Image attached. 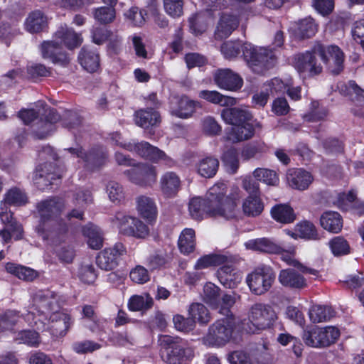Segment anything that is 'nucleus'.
<instances>
[{
	"label": "nucleus",
	"instance_id": "nucleus-1",
	"mask_svg": "<svg viewBox=\"0 0 364 364\" xmlns=\"http://www.w3.org/2000/svg\"><path fill=\"white\" fill-rule=\"evenodd\" d=\"M228 186L224 183H217L209 188L206 199L196 197L189 203V212L193 218L202 220L205 216H221L233 218L237 214V200L240 196L238 188L227 196Z\"/></svg>",
	"mask_w": 364,
	"mask_h": 364
},
{
	"label": "nucleus",
	"instance_id": "nucleus-2",
	"mask_svg": "<svg viewBox=\"0 0 364 364\" xmlns=\"http://www.w3.org/2000/svg\"><path fill=\"white\" fill-rule=\"evenodd\" d=\"M220 51L226 59L242 56L250 70L257 74H264L272 68L276 63L274 51L267 47H257L241 41H227L221 46Z\"/></svg>",
	"mask_w": 364,
	"mask_h": 364
},
{
	"label": "nucleus",
	"instance_id": "nucleus-3",
	"mask_svg": "<svg viewBox=\"0 0 364 364\" xmlns=\"http://www.w3.org/2000/svg\"><path fill=\"white\" fill-rule=\"evenodd\" d=\"M82 43V38L73 28L67 25L58 27L53 36V40L43 41L41 46L42 57L53 63L63 67L67 66L70 61L69 55L63 50L62 46L73 50Z\"/></svg>",
	"mask_w": 364,
	"mask_h": 364
},
{
	"label": "nucleus",
	"instance_id": "nucleus-4",
	"mask_svg": "<svg viewBox=\"0 0 364 364\" xmlns=\"http://www.w3.org/2000/svg\"><path fill=\"white\" fill-rule=\"evenodd\" d=\"M64 208L63 202L56 198L45 200L37 204L41 220L36 231L43 240H50L54 245L65 242L67 238L66 226L60 227L55 220Z\"/></svg>",
	"mask_w": 364,
	"mask_h": 364
},
{
	"label": "nucleus",
	"instance_id": "nucleus-5",
	"mask_svg": "<svg viewBox=\"0 0 364 364\" xmlns=\"http://www.w3.org/2000/svg\"><path fill=\"white\" fill-rule=\"evenodd\" d=\"M235 328L233 318H224L213 323L203 338V343L209 347L220 348L229 343Z\"/></svg>",
	"mask_w": 364,
	"mask_h": 364
},
{
	"label": "nucleus",
	"instance_id": "nucleus-6",
	"mask_svg": "<svg viewBox=\"0 0 364 364\" xmlns=\"http://www.w3.org/2000/svg\"><path fill=\"white\" fill-rule=\"evenodd\" d=\"M159 342L162 347L161 358L168 364H181L184 358H190L192 355V350L178 337L161 335L159 338Z\"/></svg>",
	"mask_w": 364,
	"mask_h": 364
},
{
	"label": "nucleus",
	"instance_id": "nucleus-7",
	"mask_svg": "<svg viewBox=\"0 0 364 364\" xmlns=\"http://www.w3.org/2000/svg\"><path fill=\"white\" fill-rule=\"evenodd\" d=\"M276 318V314L272 307L263 303H255L248 311V320L251 323L247 331L255 333L257 331L269 328Z\"/></svg>",
	"mask_w": 364,
	"mask_h": 364
},
{
	"label": "nucleus",
	"instance_id": "nucleus-8",
	"mask_svg": "<svg viewBox=\"0 0 364 364\" xmlns=\"http://www.w3.org/2000/svg\"><path fill=\"white\" fill-rule=\"evenodd\" d=\"M339 336V330L336 327L319 328L314 326L304 331L303 340L309 346L319 348L328 346L335 343Z\"/></svg>",
	"mask_w": 364,
	"mask_h": 364
},
{
	"label": "nucleus",
	"instance_id": "nucleus-9",
	"mask_svg": "<svg viewBox=\"0 0 364 364\" xmlns=\"http://www.w3.org/2000/svg\"><path fill=\"white\" fill-rule=\"evenodd\" d=\"M275 279L273 270L267 266L259 267L247 277V285L252 293L262 295L268 291Z\"/></svg>",
	"mask_w": 364,
	"mask_h": 364
},
{
	"label": "nucleus",
	"instance_id": "nucleus-10",
	"mask_svg": "<svg viewBox=\"0 0 364 364\" xmlns=\"http://www.w3.org/2000/svg\"><path fill=\"white\" fill-rule=\"evenodd\" d=\"M124 174L132 183L141 187H151L156 182V166L149 163L134 164Z\"/></svg>",
	"mask_w": 364,
	"mask_h": 364
},
{
	"label": "nucleus",
	"instance_id": "nucleus-11",
	"mask_svg": "<svg viewBox=\"0 0 364 364\" xmlns=\"http://www.w3.org/2000/svg\"><path fill=\"white\" fill-rule=\"evenodd\" d=\"M314 52L319 55L322 61L328 65L331 72L338 74L343 68L344 55L337 46H324L317 43L314 46Z\"/></svg>",
	"mask_w": 364,
	"mask_h": 364
},
{
	"label": "nucleus",
	"instance_id": "nucleus-12",
	"mask_svg": "<svg viewBox=\"0 0 364 364\" xmlns=\"http://www.w3.org/2000/svg\"><path fill=\"white\" fill-rule=\"evenodd\" d=\"M316 54L313 48L311 51L307 50L294 55L293 65L301 76L304 77H314L322 72L323 68L318 63Z\"/></svg>",
	"mask_w": 364,
	"mask_h": 364
},
{
	"label": "nucleus",
	"instance_id": "nucleus-13",
	"mask_svg": "<svg viewBox=\"0 0 364 364\" xmlns=\"http://www.w3.org/2000/svg\"><path fill=\"white\" fill-rule=\"evenodd\" d=\"M122 146L125 149L134 151L139 156L154 162L164 161L168 166L173 164L172 159L167 156L164 151L146 141H141L140 143L127 142L124 143Z\"/></svg>",
	"mask_w": 364,
	"mask_h": 364
},
{
	"label": "nucleus",
	"instance_id": "nucleus-14",
	"mask_svg": "<svg viewBox=\"0 0 364 364\" xmlns=\"http://www.w3.org/2000/svg\"><path fill=\"white\" fill-rule=\"evenodd\" d=\"M7 205L1 204L0 218L4 228L0 230V237L4 242H9L12 237L18 240L23 237V230L22 225L16 222L11 211L7 210Z\"/></svg>",
	"mask_w": 364,
	"mask_h": 364
},
{
	"label": "nucleus",
	"instance_id": "nucleus-15",
	"mask_svg": "<svg viewBox=\"0 0 364 364\" xmlns=\"http://www.w3.org/2000/svg\"><path fill=\"white\" fill-rule=\"evenodd\" d=\"M33 308L47 318L59 309L56 294L50 290L38 291L33 297Z\"/></svg>",
	"mask_w": 364,
	"mask_h": 364
},
{
	"label": "nucleus",
	"instance_id": "nucleus-16",
	"mask_svg": "<svg viewBox=\"0 0 364 364\" xmlns=\"http://www.w3.org/2000/svg\"><path fill=\"white\" fill-rule=\"evenodd\" d=\"M170 112L181 119L191 117L195 112L197 103L184 95H173L170 97Z\"/></svg>",
	"mask_w": 364,
	"mask_h": 364
},
{
	"label": "nucleus",
	"instance_id": "nucleus-17",
	"mask_svg": "<svg viewBox=\"0 0 364 364\" xmlns=\"http://www.w3.org/2000/svg\"><path fill=\"white\" fill-rule=\"evenodd\" d=\"M65 150L72 155L82 159L85 163V166L90 170L100 167L107 159V154L102 148L93 149L88 153L83 151L81 148H69Z\"/></svg>",
	"mask_w": 364,
	"mask_h": 364
},
{
	"label": "nucleus",
	"instance_id": "nucleus-18",
	"mask_svg": "<svg viewBox=\"0 0 364 364\" xmlns=\"http://www.w3.org/2000/svg\"><path fill=\"white\" fill-rule=\"evenodd\" d=\"M117 219L119 220V228L124 235L144 238L149 234L148 227L138 218L120 215Z\"/></svg>",
	"mask_w": 364,
	"mask_h": 364
},
{
	"label": "nucleus",
	"instance_id": "nucleus-19",
	"mask_svg": "<svg viewBox=\"0 0 364 364\" xmlns=\"http://www.w3.org/2000/svg\"><path fill=\"white\" fill-rule=\"evenodd\" d=\"M125 252L124 246L122 243H117L114 247L107 248L99 253L97 264L102 269L112 270L117 267L119 257Z\"/></svg>",
	"mask_w": 364,
	"mask_h": 364
},
{
	"label": "nucleus",
	"instance_id": "nucleus-20",
	"mask_svg": "<svg viewBox=\"0 0 364 364\" xmlns=\"http://www.w3.org/2000/svg\"><path fill=\"white\" fill-rule=\"evenodd\" d=\"M214 80L218 86L228 91H237L243 85L242 78L230 69H220L214 74Z\"/></svg>",
	"mask_w": 364,
	"mask_h": 364
},
{
	"label": "nucleus",
	"instance_id": "nucleus-21",
	"mask_svg": "<svg viewBox=\"0 0 364 364\" xmlns=\"http://www.w3.org/2000/svg\"><path fill=\"white\" fill-rule=\"evenodd\" d=\"M50 321L49 328L53 336L63 337L71 325V318L68 314L60 311L59 309L48 316Z\"/></svg>",
	"mask_w": 364,
	"mask_h": 364
},
{
	"label": "nucleus",
	"instance_id": "nucleus-22",
	"mask_svg": "<svg viewBox=\"0 0 364 364\" xmlns=\"http://www.w3.org/2000/svg\"><path fill=\"white\" fill-rule=\"evenodd\" d=\"M288 185L296 190L304 191L309 188L314 181L311 173L302 168L289 169L287 173Z\"/></svg>",
	"mask_w": 364,
	"mask_h": 364
},
{
	"label": "nucleus",
	"instance_id": "nucleus-23",
	"mask_svg": "<svg viewBox=\"0 0 364 364\" xmlns=\"http://www.w3.org/2000/svg\"><path fill=\"white\" fill-rule=\"evenodd\" d=\"M181 186L180 177L173 171L163 173L159 180V189L166 198H173L179 191Z\"/></svg>",
	"mask_w": 364,
	"mask_h": 364
},
{
	"label": "nucleus",
	"instance_id": "nucleus-24",
	"mask_svg": "<svg viewBox=\"0 0 364 364\" xmlns=\"http://www.w3.org/2000/svg\"><path fill=\"white\" fill-rule=\"evenodd\" d=\"M291 31L295 38L304 40L315 36L318 25L311 17H306L295 22L291 27Z\"/></svg>",
	"mask_w": 364,
	"mask_h": 364
},
{
	"label": "nucleus",
	"instance_id": "nucleus-25",
	"mask_svg": "<svg viewBox=\"0 0 364 364\" xmlns=\"http://www.w3.org/2000/svg\"><path fill=\"white\" fill-rule=\"evenodd\" d=\"M278 280L283 287L291 289H301L307 287L306 279L291 268L281 270Z\"/></svg>",
	"mask_w": 364,
	"mask_h": 364
},
{
	"label": "nucleus",
	"instance_id": "nucleus-26",
	"mask_svg": "<svg viewBox=\"0 0 364 364\" xmlns=\"http://www.w3.org/2000/svg\"><path fill=\"white\" fill-rule=\"evenodd\" d=\"M239 16L232 13H223L219 20L215 32L216 38H226L239 25Z\"/></svg>",
	"mask_w": 364,
	"mask_h": 364
},
{
	"label": "nucleus",
	"instance_id": "nucleus-27",
	"mask_svg": "<svg viewBox=\"0 0 364 364\" xmlns=\"http://www.w3.org/2000/svg\"><path fill=\"white\" fill-rule=\"evenodd\" d=\"M77 58L81 66L88 73H95L100 68V56L96 50L83 47L80 50Z\"/></svg>",
	"mask_w": 364,
	"mask_h": 364
},
{
	"label": "nucleus",
	"instance_id": "nucleus-28",
	"mask_svg": "<svg viewBox=\"0 0 364 364\" xmlns=\"http://www.w3.org/2000/svg\"><path fill=\"white\" fill-rule=\"evenodd\" d=\"M245 245L247 249L254 251L271 254H279L282 252V247L279 245L266 237L250 240Z\"/></svg>",
	"mask_w": 364,
	"mask_h": 364
},
{
	"label": "nucleus",
	"instance_id": "nucleus-29",
	"mask_svg": "<svg viewBox=\"0 0 364 364\" xmlns=\"http://www.w3.org/2000/svg\"><path fill=\"white\" fill-rule=\"evenodd\" d=\"M221 116L225 122L234 126L250 122L252 118V114L242 107L225 109L222 111Z\"/></svg>",
	"mask_w": 364,
	"mask_h": 364
},
{
	"label": "nucleus",
	"instance_id": "nucleus-30",
	"mask_svg": "<svg viewBox=\"0 0 364 364\" xmlns=\"http://www.w3.org/2000/svg\"><path fill=\"white\" fill-rule=\"evenodd\" d=\"M161 120L159 113L152 109H140L135 113L136 124L144 129L157 127Z\"/></svg>",
	"mask_w": 364,
	"mask_h": 364
},
{
	"label": "nucleus",
	"instance_id": "nucleus-31",
	"mask_svg": "<svg viewBox=\"0 0 364 364\" xmlns=\"http://www.w3.org/2000/svg\"><path fill=\"white\" fill-rule=\"evenodd\" d=\"M272 218L282 224L292 223L296 218L294 209L287 204H278L271 209Z\"/></svg>",
	"mask_w": 364,
	"mask_h": 364
},
{
	"label": "nucleus",
	"instance_id": "nucleus-32",
	"mask_svg": "<svg viewBox=\"0 0 364 364\" xmlns=\"http://www.w3.org/2000/svg\"><path fill=\"white\" fill-rule=\"evenodd\" d=\"M321 227L332 233L339 232L343 228V219L341 215L334 211H328L322 214L320 218Z\"/></svg>",
	"mask_w": 364,
	"mask_h": 364
},
{
	"label": "nucleus",
	"instance_id": "nucleus-33",
	"mask_svg": "<svg viewBox=\"0 0 364 364\" xmlns=\"http://www.w3.org/2000/svg\"><path fill=\"white\" fill-rule=\"evenodd\" d=\"M255 133L254 125L250 122L240 124L231 128L228 138L233 142L247 140L253 136Z\"/></svg>",
	"mask_w": 364,
	"mask_h": 364
},
{
	"label": "nucleus",
	"instance_id": "nucleus-34",
	"mask_svg": "<svg viewBox=\"0 0 364 364\" xmlns=\"http://www.w3.org/2000/svg\"><path fill=\"white\" fill-rule=\"evenodd\" d=\"M5 269L8 273L26 282L34 280L38 275L36 271L30 267L12 262L6 263Z\"/></svg>",
	"mask_w": 364,
	"mask_h": 364
},
{
	"label": "nucleus",
	"instance_id": "nucleus-35",
	"mask_svg": "<svg viewBox=\"0 0 364 364\" xmlns=\"http://www.w3.org/2000/svg\"><path fill=\"white\" fill-rule=\"evenodd\" d=\"M137 210L144 218L152 220L157 213L156 206L154 200L147 196H140L136 198Z\"/></svg>",
	"mask_w": 364,
	"mask_h": 364
},
{
	"label": "nucleus",
	"instance_id": "nucleus-36",
	"mask_svg": "<svg viewBox=\"0 0 364 364\" xmlns=\"http://www.w3.org/2000/svg\"><path fill=\"white\" fill-rule=\"evenodd\" d=\"M219 161L213 157L200 159L196 165L198 173L204 178L213 177L218 169Z\"/></svg>",
	"mask_w": 364,
	"mask_h": 364
},
{
	"label": "nucleus",
	"instance_id": "nucleus-37",
	"mask_svg": "<svg viewBox=\"0 0 364 364\" xmlns=\"http://www.w3.org/2000/svg\"><path fill=\"white\" fill-rule=\"evenodd\" d=\"M83 235L87 238L88 245L95 250L102 247V233L98 227L93 225H88L82 229Z\"/></svg>",
	"mask_w": 364,
	"mask_h": 364
},
{
	"label": "nucleus",
	"instance_id": "nucleus-38",
	"mask_svg": "<svg viewBox=\"0 0 364 364\" xmlns=\"http://www.w3.org/2000/svg\"><path fill=\"white\" fill-rule=\"evenodd\" d=\"M46 23V18L41 11L31 12L25 21L26 31L30 33H38L43 30Z\"/></svg>",
	"mask_w": 364,
	"mask_h": 364
},
{
	"label": "nucleus",
	"instance_id": "nucleus-39",
	"mask_svg": "<svg viewBox=\"0 0 364 364\" xmlns=\"http://www.w3.org/2000/svg\"><path fill=\"white\" fill-rule=\"evenodd\" d=\"M50 164H45L38 166L33 176V181L36 185L40 189H44L45 187L51 184V181L54 176L50 173Z\"/></svg>",
	"mask_w": 364,
	"mask_h": 364
},
{
	"label": "nucleus",
	"instance_id": "nucleus-40",
	"mask_svg": "<svg viewBox=\"0 0 364 364\" xmlns=\"http://www.w3.org/2000/svg\"><path fill=\"white\" fill-rule=\"evenodd\" d=\"M264 210V204L258 196H249L242 203L243 213L250 217L259 215Z\"/></svg>",
	"mask_w": 364,
	"mask_h": 364
},
{
	"label": "nucleus",
	"instance_id": "nucleus-41",
	"mask_svg": "<svg viewBox=\"0 0 364 364\" xmlns=\"http://www.w3.org/2000/svg\"><path fill=\"white\" fill-rule=\"evenodd\" d=\"M3 205H11L15 206L24 205L28 203V197L21 189L14 187L9 189L4 195Z\"/></svg>",
	"mask_w": 364,
	"mask_h": 364
},
{
	"label": "nucleus",
	"instance_id": "nucleus-42",
	"mask_svg": "<svg viewBox=\"0 0 364 364\" xmlns=\"http://www.w3.org/2000/svg\"><path fill=\"white\" fill-rule=\"evenodd\" d=\"M196 247L195 231L191 228L184 229L178 239V247L183 254L192 252Z\"/></svg>",
	"mask_w": 364,
	"mask_h": 364
},
{
	"label": "nucleus",
	"instance_id": "nucleus-43",
	"mask_svg": "<svg viewBox=\"0 0 364 364\" xmlns=\"http://www.w3.org/2000/svg\"><path fill=\"white\" fill-rule=\"evenodd\" d=\"M227 258L228 259L223 264L220 265V267L218 271V278L225 287L233 288L235 284V283L232 282V276L231 274L233 271V258L228 255Z\"/></svg>",
	"mask_w": 364,
	"mask_h": 364
},
{
	"label": "nucleus",
	"instance_id": "nucleus-44",
	"mask_svg": "<svg viewBox=\"0 0 364 364\" xmlns=\"http://www.w3.org/2000/svg\"><path fill=\"white\" fill-rule=\"evenodd\" d=\"M262 91H299L297 88L294 90L291 78L284 80L274 77L267 81L263 85Z\"/></svg>",
	"mask_w": 364,
	"mask_h": 364
},
{
	"label": "nucleus",
	"instance_id": "nucleus-45",
	"mask_svg": "<svg viewBox=\"0 0 364 364\" xmlns=\"http://www.w3.org/2000/svg\"><path fill=\"white\" fill-rule=\"evenodd\" d=\"M295 231L299 234V238L307 240H318L320 236L315 225L308 221H302L295 225Z\"/></svg>",
	"mask_w": 364,
	"mask_h": 364
},
{
	"label": "nucleus",
	"instance_id": "nucleus-46",
	"mask_svg": "<svg viewBox=\"0 0 364 364\" xmlns=\"http://www.w3.org/2000/svg\"><path fill=\"white\" fill-rule=\"evenodd\" d=\"M153 299L149 294L134 295L128 302L130 311H138L150 309L153 305Z\"/></svg>",
	"mask_w": 364,
	"mask_h": 364
},
{
	"label": "nucleus",
	"instance_id": "nucleus-47",
	"mask_svg": "<svg viewBox=\"0 0 364 364\" xmlns=\"http://www.w3.org/2000/svg\"><path fill=\"white\" fill-rule=\"evenodd\" d=\"M309 318L314 323L329 320L334 316L333 310L329 306H314L309 310Z\"/></svg>",
	"mask_w": 364,
	"mask_h": 364
},
{
	"label": "nucleus",
	"instance_id": "nucleus-48",
	"mask_svg": "<svg viewBox=\"0 0 364 364\" xmlns=\"http://www.w3.org/2000/svg\"><path fill=\"white\" fill-rule=\"evenodd\" d=\"M228 259L225 255H208L198 259L195 264L196 269H203L212 266L223 264Z\"/></svg>",
	"mask_w": 364,
	"mask_h": 364
},
{
	"label": "nucleus",
	"instance_id": "nucleus-49",
	"mask_svg": "<svg viewBox=\"0 0 364 364\" xmlns=\"http://www.w3.org/2000/svg\"><path fill=\"white\" fill-rule=\"evenodd\" d=\"M200 97L220 106H232L237 102L236 98L224 95L220 92H200Z\"/></svg>",
	"mask_w": 364,
	"mask_h": 364
},
{
	"label": "nucleus",
	"instance_id": "nucleus-50",
	"mask_svg": "<svg viewBox=\"0 0 364 364\" xmlns=\"http://www.w3.org/2000/svg\"><path fill=\"white\" fill-rule=\"evenodd\" d=\"M222 161L230 173L234 174L237 172L239 168V159L238 152L235 148L232 147L225 151Z\"/></svg>",
	"mask_w": 364,
	"mask_h": 364
},
{
	"label": "nucleus",
	"instance_id": "nucleus-51",
	"mask_svg": "<svg viewBox=\"0 0 364 364\" xmlns=\"http://www.w3.org/2000/svg\"><path fill=\"white\" fill-rule=\"evenodd\" d=\"M220 289L214 284L208 282L203 287V300L213 307H218L220 302Z\"/></svg>",
	"mask_w": 364,
	"mask_h": 364
},
{
	"label": "nucleus",
	"instance_id": "nucleus-52",
	"mask_svg": "<svg viewBox=\"0 0 364 364\" xmlns=\"http://www.w3.org/2000/svg\"><path fill=\"white\" fill-rule=\"evenodd\" d=\"M116 16L114 8L107 6H100L95 9L94 18L101 24H108L112 23Z\"/></svg>",
	"mask_w": 364,
	"mask_h": 364
},
{
	"label": "nucleus",
	"instance_id": "nucleus-53",
	"mask_svg": "<svg viewBox=\"0 0 364 364\" xmlns=\"http://www.w3.org/2000/svg\"><path fill=\"white\" fill-rule=\"evenodd\" d=\"M189 314L194 322L195 320H197L198 322L206 323L210 319V316L207 308L203 304L199 303L193 304L191 306Z\"/></svg>",
	"mask_w": 364,
	"mask_h": 364
},
{
	"label": "nucleus",
	"instance_id": "nucleus-54",
	"mask_svg": "<svg viewBox=\"0 0 364 364\" xmlns=\"http://www.w3.org/2000/svg\"><path fill=\"white\" fill-rule=\"evenodd\" d=\"M254 177L267 185L275 186L279 181L275 171L267 168H256L253 172Z\"/></svg>",
	"mask_w": 364,
	"mask_h": 364
},
{
	"label": "nucleus",
	"instance_id": "nucleus-55",
	"mask_svg": "<svg viewBox=\"0 0 364 364\" xmlns=\"http://www.w3.org/2000/svg\"><path fill=\"white\" fill-rule=\"evenodd\" d=\"M145 12L136 6H132L124 13L126 21L134 26H141L145 22Z\"/></svg>",
	"mask_w": 364,
	"mask_h": 364
},
{
	"label": "nucleus",
	"instance_id": "nucleus-56",
	"mask_svg": "<svg viewBox=\"0 0 364 364\" xmlns=\"http://www.w3.org/2000/svg\"><path fill=\"white\" fill-rule=\"evenodd\" d=\"M332 253L335 256H341L350 253L348 242L341 237H335L328 242Z\"/></svg>",
	"mask_w": 364,
	"mask_h": 364
},
{
	"label": "nucleus",
	"instance_id": "nucleus-57",
	"mask_svg": "<svg viewBox=\"0 0 364 364\" xmlns=\"http://www.w3.org/2000/svg\"><path fill=\"white\" fill-rule=\"evenodd\" d=\"M78 277L84 283H93L97 278V274L92 264L90 262H83L79 268Z\"/></svg>",
	"mask_w": 364,
	"mask_h": 364
},
{
	"label": "nucleus",
	"instance_id": "nucleus-58",
	"mask_svg": "<svg viewBox=\"0 0 364 364\" xmlns=\"http://www.w3.org/2000/svg\"><path fill=\"white\" fill-rule=\"evenodd\" d=\"M328 114L326 109L319 107L318 102H311V111L304 116V119L309 122H315L324 119Z\"/></svg>",
	"mask_w": 364,
	"mask_h": 364
},
{
	"label": "nucleus",
	"instance_id": "nucleus-59",
	"mask_svg": "<svg viewBox=\"0 0 364 364\" xmlns=\"http://www.w3.org/2000/svg\"><path fill=\"white\" fill-rule=\"evenodd\" d=\"M294 251V248H292L291 251L288 253L284 252V250L282 249V252L280 253L282 255V259L286 262L288 264L298 268L304 273H309L315 276L318 275L317 270L306 267L294 257L293 253Z\"/></svg>",
	"mask_w": 364,
	"mask_h": 364
},
{
	"label": "nucleus",
	"instance_id": "nucleus-60",
	"mask_svg": "<svg viewBox=\"0 0 364 364\" xmlns=\"http://www.w3.org/2000/svg\"><path fill=\"white\" fill-rule=\"evenodd\" d=\"M106 191L109 200L113 203H120L124 198L122 186L115 181L109 182Z\"/></svg>",
	"mask_w": 364,
	"mask_h": 364
},
{
	"label": "nucleus",
	"instance_id": "nucleus-61",
	"mask_svg": "<svg viewBox=\"0 0 364 364\" xmlns=\"http://www.w3.org/2000/svg\"><path fill=\"white\" fill-rule=\"evenodd\" d=\"M53 130V125L47 121L40 120L33 125L32 132L33 136L39 139H45Z\"/></svg>",
	"mask_w": 364,
	"mask_h": 364
},
{
	"label": "nucleus",
	"instance_id": "nucleus-62",
	"mask_svg": "<svg viewBox=\"0 0 364 364\" xmlns=\"http://www.w3.org/2000/svg\"><path fill=\"white\" fill-rule=\"evenodd\" d=\"M20 343H24L32 347H37L41 341L37 332L33 331H21L16 338Z\"/></svg>",
	"mask_w": 364,
	"mask_h": 364
},
{
	"label": "nucleus",
	"instance_id": "nucleus-63",
	"mask_svg": "<svg viewBox=\"0 0 364 364\" xmlns=\"http://www.w3.org/2000/svg\"><path fill=\"white\" fill-rule=\"evenodd\" d=\"M164 5L166 12L173 18L183 14V0H164Z\"/></svg>",
	"mask_w": 364,
	"mask_h": 364
},
{
	"label": "nucleus",
	"instance_id": "nucleus-64",
	"mask_svg": "<svg viewBox=\"0 0 364 364\" xmlns=\"http://www.w3.org/2000/svg\"><path fill=\"white\" fill-rule=\"evenodd\" d=\"M27 73L29 78L35 79L50 75V69L41 63H31L27 66Z\"/></svg>",
	"mask_w": 364,
	"mask_h": 364
}]
</instances>
